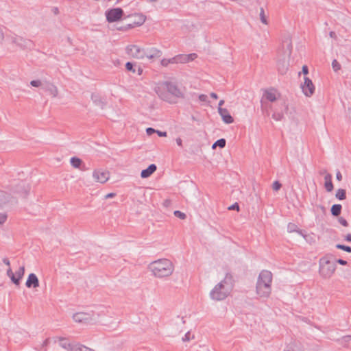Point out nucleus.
Masks as SVG:
<instances>
[{"mask_svg": "<svg viewBox=\"0 0 351 351\" xmlns=\"http://www.w3.org/2000/svg\"><path fill=\"white\" fill-rule=\"evenodd\" d=\"M125 68L128 71H132V73H135L136 71L135 69H134V66H133V64L132 63L130 62H128L125 64Z\"/></svg>", "mask_w": 351, "mask_h": 351, "instance_id": "39", "label": "nucleus"}, {"mask_svg": "<svg viewBox=\"0 0 351 351\" xmlns=\"http://www.w3.org/2000/svg\"><path fill=\"white\" fill-rule=\"evenodd\" d=\"M49 338L46 339L40 346V348H37L38 351H47V346L49 343Z\"/></svg>", "mask_w": 351, "mask_h": 351, "instance_id": "31", "label": "nucleus"}, {"mask_svg": "<svg viewBox=\"0 0 351 351\" xmlns=\"http://www.w3.org/2000/svg\"><path fill=\"white\" fill-rule=\"evenodd\" d=\"M194 338L195 336L193 335H191V332L189 331L184 335L182 340V341L186 342L189 341L191 339H193Z\"/></svg>", "mask_w": 351, "mask_h": 351, "instance_id": "33", "label": "nucleus"}, {"mask_svg": "<svg viewBox=\"0 0 351 351\" xmlns=\"http://www.w3.org/2000/svg\"><path fill=\"white\" fill-rule=\"evenodd\" d=\"M304 83L301 84L302 93L306 97H311L315 92V86L308 77H304Z\"/></svg>", "mask_w": 351, "mask_h": 351, "instance_id": "9", "label": "nucleus"}, {"mask_svg": "<svg viewBox=\"0 0 351 351\" xmlns=\"http://www.w3.org/2000/svg\"><path fill=\"white\" fill-rule=\"evenodd\" d=\"M165 204L166 205H167V204H169V202L167 200V201H165Z\"/></svg>", "mask_w": 351, "mask_h": 351, "instance_id": "62", "label": "nucleus"}, {"mask_svg": "<svg viewBox=\"0 0 351 351\" xmlns=\"http://www.w3.org/2000/svg\"><path fill=\"white\" fill-rule=\"evenodd\" d=\"M336 270L335 263L331 262L326 257H323L319 260V274L325 279L330 278Z\"/></svg>", "mask_w": 351, "mask_h": 351, "instance_id": "5", "label": "nucleus"}, {"mask_svg": "<svg viewBox=\"0 0 351 351\" xmlns=\"http://www.w3.org/2000/svg\"><path fill=\"white\" fill-rule=\"evenodd\" d=\"M31 86L34 87H39V86H43V82H41L40 80H32L30 82Z\"/></svg>", "mask_w": 351, "mask_h": 351, "instance_id": "37", "label": "nucleus"}, {"mask_svg": "<svg viewBox=\"0 0 351 351\" xmlns=\"http://www.w3.org/2000/svg\"><path fill=\"white\" fill-rule=\"evenodd\" d=\"M6 274L10 278L11 281L13 283L18 282V280L15 278L14 273H13L11 267H8V269H7V271H6Z\"/></svg>", "mask_w": 351, "mask_h": 351, "instance_id": "30", "label": "nucleus"}, {"mask_svg": "<svg viewBox=\"0 0 351 351\" xmlns=\"http://www.w3.org/2000/svg\"><path fill=\"white\" fill-rule=\"evenodd\" d=\"M278 70L280 72H281L282 73H285L287 70V67L286 66H284L282 67V69L280 67V65H278Z\"/></svg>", "mask_w": 351, "mask_h": 351, "instance_id": "54", "label": "nucleus"}, {"mask_svg": "<svg viewBox=\"0 0 351 351\" xmlns=\"http://www.w3.org/2000/svg\"><path fill=\"white\" fill-rule=\"evenodd\" d=\"M156 133L158 134L159 136H167L166 132H162V131L157 130Z\"/></svg>", "mask_w": 351, "mask_h": 351, "instance_id": "51", "label": "nucleus"}, {"mask_svg": "<svg viewBox=\"0 0 351 351\" xmlns=\"http://www.w3.org/2000/svg\"><path fill=\"white\" fill-rule=\"evenodd\" d=\"M91 99L92 101H93V103L101 107V108H104V106H105L106 103L105 101H104V99L101 98V97H100L99 95L97 94H95V93H93L91 95Z\"/></svg>", "mask_w": 351, "mask_h": 351, "instance_id": "19", "label": "nucleus"}, {"mask_svg": "<svg viewBox=\"0 0 351 351\" xmlns=\"http://www.w3.org/2000/svg\"><path fill=\"white\" fill-rule=\"evenodd\" d=\"M176 143L178 146L182 147V140L180 138H177Z\"/></svg>", "mask_w": 351, "mask_h": 351, "instance_id": "53", "label": "nucleus"}, {"mask_svg": "<svg viewBox=\"0 0 351 351\" xmlns=\"http://www.w3.org/2000/svg\"><path fill=\"white\" fill-rule=\"evenodd\" d=\"M345 239L349 242H351V234H348L346 237H345Z\"/></svg>", "mask_w": 351, "mask_h": 351, "instance_id": "57", "label": "nucleus"}, {"mask_svg": "<svg viewBox=\"0 0 351 351\" xmlns=\"http://www.w3.org/2000/svg\"><path fill=\"white\" fill-rule=\"evenodd\" d=\"M160 64L163 66H167L169 64H176L175 57L171 58H164L161 60Z\"/></svg>", "mask_w": 351, "mask_h": 351, "instance_id": "28", "label": "nucleus"}, {"mask_svg": "<svg viewBox=\"0 0 351 351\" xmlns=\"http://www.w3.org/2000/svg\"><path fill=\"white\" fill-rule=\"evenodd\" d=\"M115 195H116V194H115V193H110L107 194V195L105 196V198H106V199L112 198V197H114Z\"/></svg>", "mask_w": 351, "mask_h": 351, "instance_id": "52", "label": "nucleus"}, {"mask_svg": "<svg viewBox=\"0 0 351 351\" xmlns=\"http://www.w3.org/2000/svg\"><path fill=\"white\" fill-rule=\"evenodd\" d=\"M7 199V193L3 191H0V205L5 204L8 202Z\"/></svg>", "mask_w": 351, "mask_h": 351, "instance_id": "32", "label": "nucleus"}, {"mask_svg": "<svg viewBox=\"0 0 351 351\" xmlns=\"http://www.w3.org/2000/svg\"><path fill=\"white\" fill-rule=\"evenodd\" d=\"M332 66L335 71L340 69V67H341L339 63L336 60H334L332 61Z\"/></svg>", "mask_w": 351, "mask_h": 351, "instance_id": "40", "label": "nucleus"}, {"mask_svg": "<svg viewBox=\"0 0 351 351\" xmlns=\"http://www.w3.org/2000/svg\"><path fill=\"white\" fill-rule=\"evenodd\" d=\"M147 1L149 2H155V1H157L158 0H147Z\"/></svg>", "mask_w": 351, "mask_h": 351, "instance_id": "60", "label": "nucleus"}, {"mask_svg": "<svg viewBox=\"0 0 351 351\" xmlns=\"http://www.w3.org/2000/svg\"><path fill=\"white\" fill-rule=\"evenodd\" d=\"M341 204H334L331 207V214L333 216L337 217L340 215L341 211Z\"/></svg>", "mask_w": 351, "mask_h": 351, "instance_id": "22", "label": "nucleus"}, {"mask_svg": "<svg viewBox=\"0 0 351 351\" xmlns=\"http://www.w3.org/2000/svg\"><path fill=\"white\" fill-rule=\"evenodd\" d=\"M25 274V266L22 265L19 267V269L14 273L15 278L18 280V282L14 283L15 285L19 286L20 281L23 278Z\"/></svg>", "mask_w": 351, "mask_h": 351, "instance_id": "21", "label": "nucleus"}, {"mask_svg": "<svg viewBox=\"0 0 351 351\" xmlns=\"http://www.w3.org/2000/svg\"><path fill=\"white\" fill-rule=\"evenodd\" d=\"M126 51L129 56L136 59H143L145 57V49L137 45L127 47Z\"/></svg>", "mask_w": 351, "mask_h": 351, "instance_id": "8", "label": "nucleus"}, {"mask_svg": "<svg viewBox=\"0 0 351 351\" xmlns=\"http://www.w3.org/2000/svg\"><path fill=\"white\" fill-rule=\"evenodd\" d=\"M338 221L344 227H347L348 226V221L343 217H339Z\"/></svg>", "mask_w": 351, "mask_h": 351, "instance_id": "42", "label": "nucleus"}, {"mask_svg": "<svg viewBox=\"0 0 351 351\" xmlns=\"http://www.w3.org/2000/svg\"><path fill=\"white\" fill-rule=\"evenodd\" d=\"M162 55V51L155 47L145 49V57L148 59H154L160 58Z\"/></svg>", "mask_w": 351, "mask_h": 351, "instance_id": "14", "label": "nucleus"}, {"mask_svg": "<svg viewBox=\"0 0 351 351\" xmlns=\"http://www.w3.org/2000/svg\"><path fill=\"white\" fill-rule=\"evenodd\" d=\"M173 214H174V215H175L176 217H178V218H179V219H186V214H185V213H182V212H181V211H180V210H176V211H174Z\"/></svg>", "mask_w": 351, "mask_h": 351, "instance_id": "35", "label": "nucleus"}, {"mask_svg": "<svg viewBox=\"0 0 351 351\" xmlns=\"http://www.w3.org/2000/svg\"><path fill=\"white\" fill-rule=\"evenodd\" d=\"M233 280L230 274H226L225 278L217 283L210 292V298L215 301L225 300L231 293L233 289Z\"/></svg>", "mask_w": 351, "mask_h": 351, "instance_id": "3", "label": "nucleus"}, {"mask_svg": "<svg viewBox=\"0 0 351 351\" xmlns=\"http://www.w3.org/2000/svg\"><path fill=\"white\" fill-rule=\"evenodd\" d=\"M174 57H175L176 64H179V63L184 64V63L188 62V60H187L188 58H186V55H185V54H179Z\"/></svg>", "mask_w": 351, "mask_h": 351, "instance_id": "23", "label": "nucleus"}, {"mask_svg": "<svg viewBox=\"0 0 351 351\" xmlns=\"http://www.w3.org/2000/svg\"><path fill=\"white\" fill-rule=\"evenodd\" d=\"M336 247L337 249H340V250H344V251H346L347 252H351V247L350 246L344 245H342V244H337L336 245Z\"/></svg>", "mask_w": 351, "mask_h": 351, "instance_id": "34", "label": "nucleus"}, {"mask_svg": "<svg viewBox=\"0 0 351 351\" xmlns=\"http://www.w3.org/2000/svg\"><path fill=\"white\" fill-rule=\"evenodd\" d=\"M142 72V70L141 69H138V74L140 75Z\"/></svg>", "mask_w": 351, "mask_h": 351, "instance_id": "61", "label": "nucleus"}, {"mask_svg": "<svg viewBox=\"0 0 351 351\" xmlns=\"http://www.w3.org/2000/svg\"><path fill=\"white\" fill-rule=\"evenodd\" d=\"M71 351H95V350L88 348L80 343H73Z\"/></svg>", "mask_w": 351, "mask_h": 351, "instance_id": "18", "label": "nucleus"}, {"mask_svg": "<svg viewBox=\"0 0 351 351\" xmlns=\"http://www.w3.org/2000/svg\"><path fill=\"white\" fill-rule=\"evenodd\" d=\"M259 17H260V20L262 23H263L264 25H268V23H269L268 20L265 15V10H264L263 8H261V9H260Z\"/></svg>", "mask_w": 351, "mask_h": 351, "instance_id": "26", "label": "nucleus"}, {"mask_svg": "<svg viewBox=\"0 0 351 351\" xmlns=\"http://www.w3.org/2000/svg\"><path fill=\"white\" fill-rule=\"evenodd\" d=\"M186 58H188L187 60H188V62H189L190 61L193 60L195 58H197V54H195V53L188 54V55H186Z\"/></svg>", "mask_w": 351, "mask_h": 351, "instance_id": "44", "label": "nucleus"}, {"mask_svg": "<svg viewBox=\"0 0 351 351\" xmlns=\"http://www.w3.org/2000/svg\"><path fill=\"white\" fill-rule=\"evenodd\" d=\"M336 178L337 180L341 181L342 180V175L340 171H337L336 173Z\"/></svg>", "mask_w": 351, "mask_h": 351, "instance_id": "50", "label": "nucleus"}, {"mask_svg": "<svg viewBox=\"0 0 351 351\" xmlns=\"http://www.w3.org/2000/svg\"><path fill=\"white\" fill-rule=\"evenodd\" d=\"M287 230L289 232H297L300 233L301 235L304 236L302 231L298 230V226L295 223H289L287 225Z\"/></svg>", "mask_w": 351, "mask_h": 351, "instance_id": "25", "label": "nucleus"}, {"mask_svg": "<svg viewBox=\"0 0 351 351\" xmlns=\"http://www.w3.org/2000/svg\"><path fill=\"white\" fill-rule=\"evenodd\" d=\"M228 210H236L239 211V206L238 203H234L232 205H231L230 206H229Z\"/></svg>", "mask_w": 351, "mask_h": 351, "instance_id": "43", "label": "nucleus"}, {"mask_svg": "<svg viewBox=\"0 0 351 351\" xmlns=\"http://www.w3.org/2000/svg\"><path fill=\"white\" fill-rule=\"evenodd\" d=\"M329 36L332 38H337V35H336L335 32H332V31L329 33Z\"/></svg>", "mask_w": 351, "mask_h": 351, "instance_id": "55", "label": "nucleus"}, {"mask_svg": "<svg viewBox=\"0 0 351 351\" xmlns=\"http://www.w3.org/2000/svg\"><path fill=\"white\" fill-rule=\"evenodd\" d=\"M8 216L6 213H0V224H3L7 220Z\"/></svg>", "mask_w": 351, "mask_h": 351, "instance_id": "41", "label": "nucleus"}, {"mask_svg": "<svg viewBox=\"0 0 351 351\" xmlns=\"http://www.w3.org/2000/svg\"><path fill=\"white\" fill-rule=\"evenodd\" d=\"M199 99L201 101L206 102V101H208V97H207L206 95L201 94V95H199Z\"/></svg>", "mask_w": 351, "mask_h": 351, "instance_id": "45", "label": "nucleus"}, {"mask_svg": "<svg viewBox=\"0 0 351 351\" xmlns=\"http://www.w3.org/2000/svg\"><path fill=\"white\" fill-rule=\"evenodd\" d=\"M71 165L74 167V168H80V166L82 163V161L80 158H77V157H72L71 158Z\"/></svg>", "mask_w": 351, "mask_h": 351, "instance_id": "24", "label": "nucleus"}, {"mask_svg": "<svg viewBox=\"0 0 351 351\" xmlns=\"http://www.w3.org/2000/svg\"><path fill=\"white\" fill-rule=\"evenodd\" d=\"M219 114L221 115L223 121L226 123H232L234 121L233 118L230 114L228 110L226 108H218Z\"/></svg>", "mask_w": 351, "mask_h": 351, "instance_id": "13", "label": "nucleus"}, {"mask_svg": "<svg viewBox=\"0 0 351 351\" xmlns=\"http://www.w3.org/2000/svg\"><path fill=\"white\" fill-rule=\"evenodd\" d=\"M335 197H336V198H337L339 200L345 199L346 197V190L342 189H338L336 192Z\"/></svg>", "mask_w": 351, "mask_h": 351, "instance_id": "27", "label": "nucleus"}, {"mask_svg": "<svg viewBox=\"0 0 351 351\" xmlns=\"http://www.w3.org/2000/svg\"><path fill=\"white\" fill-rule=\"evenodd\" d=\"M272 273L268 270H262L258 277L256 285V293L259 298H268L271 293Z\"/></svg>", "mask_w": 351, "mask_h": 351, "instance_id": "4", "label": "nucleus"}, {"mask_svg": "<svg viewBox=\"0 0 351 351\" xmlns=\"http://www.w3.org/2000/svg\"><path fill=\"white\" fill-rule=\"evenodd\" d=\"M224 104V100L221 99L219 101V107L218 108H222L221 106L223 105Z\"/></svg>", "mask_w": 351, "mask_h": 351, "instance_id": "59", "label": "nucleus"}, {"mask_svg": "<svg viewBox=\"0 0 351 351\" xmlns=\"http://www.w3.org/2000/svg\"><path fill=\"white\" fill-rule=\"evenodd\" d=\"M93 177L96 182L104 184L108 180L110 174L107 171L96 169L93 173Z\"/></svg>", "mask_w": 351, "mask_h": 351, "instance_id": "10", "label": "nucleus"}, {"mask_svg": "<svg viewBox=\"0 0 351 351\" xmlns=\"http://www.w3.org/2000/svg\"><path fill=\"white\" fill-rule=\"evenodd\" d=\"M123 15V11L121 8H112L106 12V20L109 23H113L119 21Z\"/></svg>", "mask_w": 351, "mask_h": 351, "instance_id": "7", "label": "nucleus"}, {"mask_svg": "<svg viewBox=\"0 0 351 351\" xmlns=\"http://www.w3.org/2000/svg\"><path fill=\"white\" fill-rule=\"evenodd\" d=\"M157 130H154V128H148L147 130H146V132H147V134L148 135H151L155 132H156Z\"/></svg>", "mask_w": 351, "mask_h": 351, "instance_id": "46", "label": "nucleus"}, {"mask_svg": "<svg viewBox=\"0 0 351 351\" xmlns=\"http://www.w3.org/2000/svg\"><path fill=\"white\" fill-rule=\"evenodd\" d=\"M73 319L77 323L89 324L96 321L94 314L79 312L73 314Z\"/></svg>", "mask_w": 351, "mask_h": 351, "instance_id": "6", "label": "nucleus"}, {"mask_svg": "<svg viewBox=\"0 0 351 351\" xmlns=\"http://www.w3.org/2000/svg\"><path fill=\"white\" fill-rule=\"evenodd\" d=\"M336 262L341 265H347V261L343 260V259H337Z\"/></svg>", "mask_w": 351, "mask_h": 351, "instance_id": "49", "label": "nucleus"}, {"mask_svg": "<svg viewBox=\"0 0 351 351\" xmlns=\"http://www.w3.org/2000/svg\"><path fill=\"white\" fill-rule=\"evenodd\" d=\"M156 165L154 164L150 165L147 169H143L141 173V176L143 178L149 177L156 170Z\"/></svg>", "mask_w": 351, "mask_h": 351, "instance_id": "17", "label": "nucleus"}, {"mask_svg": "<svg viewBox=\"0 0 351 351\" xmlns=\"http://www.w3.org/2000/svg\"><path fill=\"white\" fill-rule=\"evenodd\" d=\"M57 340L60 341V346L62 348H64L68 351H71V349L72 348V346L73 345V343H69L67 341V340L65 338L60 337H57L54 338L55 342H56Z\"/></svg>", "mask_w": 351, "mask_h": 351, "instance_id": "16", "label": "nucleus"}, {"mask_svg": "<svg viewBox=\"0 0 351 351\" xmlns=\"http://www.w3.org/2000/svg\"><path fill=\"white\" fill-rule=\"evenodd\" d=\"M154 91L161 99L169 103L172 102L171 96L176 98L184 97L182 90L172 82L165 81L158 83L154 87Z\"/></svg>", "mask_w": 351, "mask_h": 351, "instance_id": "1", "label": "nucleus"}, {"mask_svg": "<svg viewBox=\"0 0 351 351\" xmlns=\"http://www.w3.org/2000/svg\"><path fill=\"white\" fill-rule=\"evenodd\" d=\"M3 263L7 266H8V267H10V262L8 258H3Z\"/></svg>", "mask_w": 351, "mask_h": 351, "instance_id": "47", "label": "nucleus"}, {"mask_svg": "<svg viewBox=\"0 0 351 351\" xmlns=\"http://www.w3.org/2000/svg\"><path fill=\"white\" fill-rule=\"evenodd\" d=\"M225 146H226V140L224 138H221L214 143V144L212 146V148L215 149L217 147L223 148Z\"/></svg>", "mask_w": 351, "mask_h": 351, "instance_id": "29", "label": "nucleus"}, {"mask_svg": "<svg viewBox=\"0 0 351 351\" xmlns=\"http://www.w3.org/2000/svg\"><path fill=\"white\" fill-rule=\"evenodd\" d=\"M325 183L324 186L328 192H331L333 190V184L332 182V176L329 173L326 174L324 177Z\"/></svg>", "mask_w": 351, "mask_h": 351, "instance_id": "20", "label": "nucleus"}, {"mask_svg": "<svg viewBox=\"0 0 351 351\" xmlns=\"http://www.w3.org/2000/svg\"><path fill=\"white\" fill-rule=\"evenodd\" d=\"M283 117V114L281 112H274L272 114V118L276 121H281Z\"/></svg>", "mask_w": 351, "mask_h": 351, "instance_id": "36", "label": "nucleus"}, {"mask_svg": "<svg viewBox=\"0 0 351 351\" xmlns=\"http://www.w3.org/2000/svg\"><path fill=\"white\" fill-rule=\"evenodd\" d=\"M264 97L267 100L274 102L278 98L279 94L276 90L270 89L264 93Z\"/></svg>", "mask_w": 351, "mask_h": 351, "instance_id": "15", "label": "nucleus"}, {"mask_svg": "<svg viewBox=\"0 0 351 351\" xmlns=\"http://www.w3.org/2000/svg\"><path fill=\"white\" fill-rule=\"evenodd\" d=\"M4 38V34L3 32L0 29V43H1L3 40Z\"/></svg>", "mask_w": 351, "mask_h": 351, "instance_id": "56", "label": "nucleus"}, {"mask_svg": "<svg viewBox=\"0 0 351 351\" xmlns=\"http://www.w3.org/2000/svg\"><path fill=\"white\" fill-rule=\"evenodd\" d=\"M302 73L304 75H307L308 73V66L306 65H304L302 66Z\"/></svg>", "mask_w": 351, "mask_h": 351, "instance_id": "48", "label": "nucleus"}, {"mask_svg": "<svg viewBox=\"0 0 351 351\" xmlns=\"http://www.w3.org/2000/svg\"><path fill=\"white\" fill-rule=\"evenodd\" d=\"M25 285L27 288L36 289L39 287V280L35 274H30L28 276Z\"/></svg>", "mask_w": 351, "mask_h": 351, "instance_id": "12", "label": "nucleus"}, {"mask_svg": "<svg viewBox=\"0 0 351 351\" xmlns=\"http://www.w3.org/2000/svg\"><path fill=\"white\" fill-rule=\"evenodd\" d=\"M147 269L155 278H163L171 276L175 267L171 260L164 258L151 262Z\"/></svg>", "mask_w": 351, "mask_h": 351, "instance_id": "2", "label": "nucleus"}, {"mask_svg": "<svg viewBox=\"0 0 351 351\" xmlns=\"http://www.w3.org/2000/svg\"><path fill=\"white\" fill-rule=\"evenodd\" d=\"M282 184L278 181H275L272 184V189L275 191H278L280 189Z\"/></svg>", "mask_w": 351, "mask_h": 351, "instance_id": "38", "label": "nucleus"}, {"mask_svg": "<svg viewBox=\"0 0 351 351\" xmlns=\"http://www.w3.org/2000/svg\"><path fill=\"white\" fill-rule=\"evenodd\" d=\"M43 89L49 93L52 97H56L58 95V88L51 82L44 81Z\"/></svg>", "mask_w": 351, "mask_h": 351, "instance_id": "11", "label": "nucleus"}, {"mask_svg": "<svg viewBox=\"0 0 351 351\" xmlns=\"http://www.w3.org/2000/svg\"><path fill=\"white\" fill-rule=\"evenodd\" d=\"M210 95L213 99H217L218 98L217 95L216 93H211Z\"/></svg>", "mask_w": 351, "mask_h": 351, "instance_id": "58", "label": "nucleus"}]
</instances>
